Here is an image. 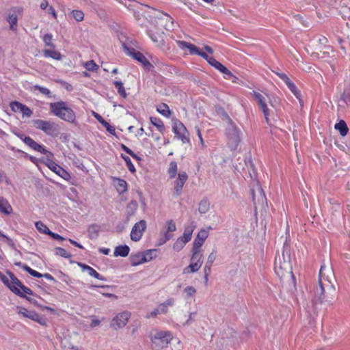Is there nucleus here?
I'll return each mask as SVG.
<instances>
[{"label":"nucleus","mask_w":350,"mask_h":350,"mask_svg":"<svg viewBox=\"0 0 350 350\" xmlns=\"http://www.w3.org/2000/svg\"><path fill=\"white\" fill-rule=\"evenodd\" d=\"M334 279V271L325 265L321 266L318 285L314 289L312 302L314 310H318V304L330 306L333 304L336 288L332 283Z\"/></svg>","instance_id":"f257e3e1"},{"label":"nucleus","mask_w":350,"mask_h":350,"mask_svg":"<svg viewBox=\"0 0 350 350\" xmlns=\"http://www.w3.org/2000/svg\"><path fill=\"white\" fill-rule=\"evenodd\" d=\"M10 280L3 275L1 278L3 282L16 295L30 301L26 294L32 295L33 291L24 286L23 283L11 272H9Z\"/></svg>","instance_id":"f03ea898"},{"label":"nucleus","mask_w":350,"mask_h":350,"mask_svg":"<svg viewBox=\"0 0 350 350\" xmlns=\"http://www.w3.org/2000/svg\"><path fill=\"white\" fill-rule=\"evenodd\" d=\"M49 106L51 111L55 116L70 123L75 122L76 119L75 113L68 107L66 103L64 101L51 103Z\"/></svg>","instance_id":"7ed1b4c3"},{"label":"nucleus","mask_w":350,"mask_h":350,"mask_svg":"<svg viewBox=\"0 0 350 350\" xmlns=\"http://www.w3.org/2000/svg\"><path fill=\"white\" fill-rule=\"evenodd\" d=\"M225 117L228 124L226 129L228 145L231 150H236L241 142V131L228 114L226 113Z\"/></svg>","instance_id":"20e7f679"},{"label":"nucleus","mask_w":350,"mask_h":350,"mask_svg":"<svg viewBox=\"0 0 350 350\" xmlns=\"http://www.w3.org/2000/svg\"><path fill=\"white\" fill-rule=\"evenodd\" d=\"M275 272L280 278L291 277L294 278L292 271V265L289 257L285 258L284 254L279 256L275 260Z\"/></svg>","instance_id":"39448f33"},{"label":"nucleus","mask_w":350,"mask_h":350,"mask_svg":"<svg viewBox=\"0 0 350 350\" xmlns=\"http://www.w3.org/2000/svg\"><path fill=\"white\" fill-rule=\"evenodd\" d=\"M152 343V349L154 350H161L166 348L172 340V335L170 332L159 331L156 332L150 337Z\"/></svg>","instance_id":"423d86ee"},{"label":"nucleus","mask_w":350,"mask_h":350,"mask_svg":"<svg viewBox=\"0 0 350 350\" xmlns=\"http://www.w3.org/2000/svg\"><path fill=\"white\" fill-rule=\"evenodd\" d=\"M122 46L124 51L127 55L131 56L133 59L140 62L144 68L150 70L153 68V66L142 53L136 51L133 48L129 47L124 42H122Z\"/></svg>","instance_id":"0eeeda50"},{"label":"nucleus","mask_w":350,"mask_h":350,"mask_svg":"<svg viewBox=\"0 0 350 350\" xmlns=\"http://www.w3.org/2000/svg\"><path fill=\"white\" fill-rule=\"evenodd\" d=\"M251 194L252 196V201L254 207L256 208L257 206H264L267 204V198L262 187L259 185L258 181L254 183L252 188L251 189Z\"/></svg>","instance_id":"6e6552de"},{"label":"nucleus","mask_w":350,"mask_h":350,"mask_svg":"<svg viewBox=\"0 0 350 350\" xmlns=\"http://www.w3.org/2000/svg\"><path fill=\"white\" fill-rule=\"evenodd\" d=\"M33 124L34 126L47 135H53L58 132V126L53 122L38 119L33 120Z\"/></svg>","instance_id":"1a4fd4ad"},{"label":"nucleus","mask_w":350,"mask_h":350,"mask_svg":"<svg viewBox=\"0 0 350 350\" xmlns=\"http://www.w3.org/2000/svg\"><path fill=\"white\" fill-rule=\"evenodd\" d=\"M17 312L25 318H28L33 321L38 323L40 325L46 326V319L40 316L34 310H28L27 308L21 306H17Z\"/></svg>","instance_id":"9d476101"},{"label":"nucleus","mask_w":350,"mask_h":350,"mask_svg":"<svg viewBox=\"0 0 350 350\" xmlns=\"http://www.w3.org/2000/svg\"><path fill=\"white\" fill-rule=\"evenodd\" d=\"M172 130L176 136L180 139L183 144L189 142V133L185 126L180 120H174Z\"/></svg>","instance_id":"9b49d317"},{"label":"nucleus","mask_w":350,"mask_h":350,"mask_svg":"<svg viewBox=\"0 0 350 350\" xmlns=\"http://www.w3.org/2000/svg\"><path fill=\"white\" fill-rule=\"evenodd\" d=\"M146 229V221L144 219L135 224L131 232V239L133 241H138L141 239Z\"/></svg>","instance_id":"f8f14e48"},{"label":"nucleus","mask_w":350,"mask_h":350,"mask_svg":"<svg viewBox=\"0 0 350 350\" xmlns=\"http://www.w3.org/2000/svg\"><path fill=\"white\" fill-rule=\"evenodd\" d=\"M252 94H253V96L254 97V99L256 100L259 108L262 110L267 123L269 124H271L269 118V109L267 106L266 99H265V96L263 95H262L260 93L257 92L256 91H254Z\"/></svg>","instance_id":"ddd939ff"},{"label":"nucleus","mask_w":350,"mask_h":350,"mask_svg":"<svg viewBox=\"0 0 350 350\" xmlns=\"http://www.w3.org/2000/svg\"><path fill=\"white\" fill-rule=\"evenodd\" d=\"M45 163L50 170H51L60 177H62L63 179L68 180L70 178L71 176L70 174L64 168H62L60 165H57L56 163L52 161L50 158L46 159V161Z\"/></svg>","instance_id":"4468645a"},{"label":"nucleus","mask_w":350,"mask_h":350,"mask_svg":"<svg viewBox=\"0 0 350 350\" xmlns=\"http://www.w3.org/2000/svg\"><path fill=\"white\" fill-rule=\"evenodd\" d=\"M130 317V313L129 312H123L116 315L111 322V327L115 329H120L124 327Z\"/></svg>","instance_id":"2eb2a0df"},{"label":"nucleus","mask_w":350,"mask_h":350,"mask_svg":"<svg viewBox=\"0 0 350 350\" xmlns=\"http://www.w3.org/2000/svg\"><path fill=\"white\" fill-rule=\"evenodd\" d=\"M176 226L172 219L166 221V230L163 232V237L159 240V245H163L167 241L172 238V235L170 232L176 231Z\"/></svg>","instance_id":"dca6fc26"},{"label":"nucleus","mask_w":350,"mask_h":350,"mask_svg":"<svg viewBox=\"0 0 350 350\" xmlns=\"http://www.w3.org/2000/svg\"><path fill=\"white\" fill-rule=\"evenodd\" d=\"M275 74L282 80L285 82L288 88L290 89V90L294 94V95L296 96L297 98L299 99V103L301 105H303V102L301 98V93L297 90L295 85L290 80V79L288 77V76L284 73L281 72H275Z\"/></svg>","instance_id":"f3484780"},{"label":"nucleus","mask_w":350,"mask_h":350,"mask_svg":"<svg viewBox=\"0 0 350 350\" xmlns=\"http://www.w3.org/2000/svg\"><path fill=\"white\" fill-rule=\"evenodd\" d=\"M187 179H188V176L186 172H180L178 174V178L174 181V193L176 196H178L181 194L183 187Z\"/></svg>","instance_id":"a211bd4d"},{"label":"nucleus","mask_w":350,"mask_h":350,"mask_svg":"<svg viewBox=\"0 0 350 350\" xmlns=\"http://www.w3.org/2000/svg\"><path fill=\"white\" fill-rule=\"evenodd\" d=\"M208 236V230L205 229L200 230V231L198 233L197 237L193 241L192 248L201 250V247L204 244Z\"/></svg>","instance_id":"6ab92c4d"},{"label":"nucleus","mask_w":350,"mask_h":350,"mask_svg":"<svg viewBox=\"0 0 350 350\" xmlns=\"http://www.w3.org/2000/svg\"><path fill=\"white\" fill-rule=\"evenodd\" d=\"M208 64L220 71L221 73L225 74L229 77H233L232 73L214 57H212V58H209Z\"/></svg>","instance_id":"aec40b11"},{"label":"nucleus","mask_w":350,"mask_h":350,"mask_svg":"<svg viewBox=\"0 0 350 350\" xmlns=\"http://www.w3.org/2000/svg\"><path fill=\"white\" fill-rule=\"evenodd\" d=\"M78 265L81 268L83 271H87L88 273L92 276L94 277L98 280H105V278L103 277L100 273H98L95 269H94L92 267H90L89 265H87L85 264H83L82 262H78Z\"/></svg>","instance_id":"412c9836"},{"label":"nucleus","mask_w":350,"mask_h":350,"mask_svg":"<svg viewBox=\"0 0 350 350\" xmlns=\"http://www.w3.org/2000/svg\"><path fill=\"white\" fill-rule=\"evenodd\" d=\"M94 117L106 129V130L111 135H116V129L113 126L105 121L100 115L95 111H92Z\"/></svg>","instance_id":"4be33fe9"},{"label":"nucleus","mask_w":350,"mask_h":350,"mask_svg":"<svg viewBox=\"0 0 350 350\" xmlns=\"http://www.w3.org/2000/svg\"><path fill=\"white\" fill-rule=\"evenodd\" d=\"M0 212L5 215H10L12 212V206L3 197H0Z\"/></svg>","instance_id":"5701e85b"},{"label":"nucleus","mask_w":350,"mask_h":350,"mask_svg":"<svg viewBox=\"0 0 350 350\" xmlns=\"http://www.w3.org/2000/svg\"><path fill=\"white\" fill-rule=\"evenodd\" d=\"M129 259L132 266H137L139 265L146 262V258H143L142 252L132 254L130 256Z\"/></svg>","instance_id":"b1692460"},{"label":"nucleus","mask_w":350,"mask_h":350,"mask_svg":"<svg viewBox=\"0 0 350 350\" xmlns=\"http://www.w3.org/2000/svg\"><path fill=\"white\" fill-rule=\"evenodd\" d=\"M195 228L196 226L194 225L193 222H192L190 226L185 227L183 235L179 237V239H182L186 243L189 242L191 239L192 233Z\"/></svg>","instance_id":"393cba45"},{"label":"nucleus","mask_w":350,"mask_h":350,"mask_svg":"<svg viewBox=\"0 0 350 350\" xmlns=\"http://www.w3.org/2000/svg\"><path fill=\"white\" fill-rule=\"evenodd\" d=\"M130 248L128 245H118L115 248L113 254L115 256L126 257L129 255Z\"/></svg>","instance_id":"a878e982"},{"label":"nucleus","mask_w":350,"mask_h":350,"mask_svg":"<svg viewBox=\"0 0 350 350\" xmlns=\"http://www.w3.org/2000/svg\"><path fill=\"white\" fill-rule=\"evenodd\" d=\"M100 231V226L98 224H91L88 228V237L90 239H94L98 237Z\"/></svg>","instance_id":"bb28decb"},{"label":"nucleus","mask_w":350,"mask_h":350,"mask_svg":"<svg viewBox=\"0 0 350 350\" xmlns=\"http://www.w3.org/2000/svg\"><path fill=\"white\" fill-rule=\"evenodd\" d=\"M202 265V263L191 261L190 265L184 268L183 273L188 274L196 272L200 269Z\"/></svg>","instance_id":"cd10ccee"},{"label":"nucleus","mask_w":350,"mask_h":350,"mask_svg":"<svg viewBox=\"0 0 350 350\" xmlns=\"http://www.w3.org/2000/svg\"><path fill=\"white\" fill-rule=\"evenodd\" d=\"M163 17L160 18L161 21H165L163 27L166 30L173 29L174 27V21L172 18L166 13H162Z\"/></svg>","instance_id":"c85d7f7f"},{"label":"nucleus","mask_w":350,"mask_h":350,"mask_svg":"<svg viewBox=\"0 0 350 350\" xmlns=\"http://www.w3.org/2000/svg\"><path fill=\"white\" fill-rule=\"evenodd\" d=\"M157 111L166 118H170L172 115L168 105L165 103H161L157 106Z\"/></svg>","instance_id":"c756f323"},{"label":"nucleus","mask_w":350,"mask_h":350,"mask_svg":"<svg viewBox=\"0 0 350 350\" xmlns=\"http://www.w3.org/2000/svg\"><path fill=\"white\" fill-rule=\"evenodd\" d=\"M191 252H192V256L191 258V261L202 264L204 256L201 252V250L192 248Z\"/></svg>","instance_id":"7c9ffc66"},{"label":"nucleus","mask_w":350,"mask_h":350,"mask_svg":"<svg viewBox=\"0 0 350 350\" xmlns=\"http://www.w3.org/2000/svg\"><path fill=\"white\" fill-rule=\"evenodd\" d=\"M334 127L336 130L339 131L340 134L343 137L347 135V134L348 133V126L346 122L342 120H340L338 123H336Z\"/></svg>","instance_id":"2f4dec72"},{"label":"nucleus","mask_w":350,"mask_h":350,"mask_svg":"<svg viewBox=\"0 0 350 350\" xmlns=\"http://www.w3.org/2000/svg\"><path fill=\"white\" fill-rule=\"evenodd\" d=\"M114 180L117 182L116 187L118 193H123L127 191V183L124 180L115 178Z\"/></svg>","instance_id":"473e14b6"},{"label":"nucleus","mask_w":350,"mask_h":350,"mask_svg":"<svg viewBox=\"0 0 350 350\" xmlns=\"http://www.w3.org/2000/svg\"><path fill=\"white\" fill-rule=\"evenodd\" d=\"M43 53L45 57H49L54 59L59 60L62 59L61 53L57 51L44 49Z\"/></svg>","instance_id":"72a5a7b5"},{"label":"nucleus","mask_w":350,"mask_h":350,"mask_svg":"<svg viewBox=\"0 0 350 350\" xmlns=\"http://www.w3.org/2000/svg\"><path fill=\"white\" fill-rule=\"evenodd\" d=\"M151 123L157 128V129L163 133L165 131V126L162 120L158 118L151 117L150 118Z\"/></svg>","instance_id":"f704fd0d"},{"label":"nucleus","mask_w":350,"mask_h":350,"mask_svg":"<svg viewBox=\"0 0 350 350\" xmlns=\"http://www.w3.org/2000/svg\"><path fill=\"white\" fill-rule=\"evenodd\" d=\"M210 208V203L208 200L204 199L199 203L198 211L201 214L207 213Z\"/></svg>","instance_id":"c9c22d12"},{"label":"nucleus","mask_w":350,"mask_h":350,"mask_svg":"<svg viewBox=\"0 0 350 350\" xmlns=\"http://www.w3.org/2000/svg\"><path fill=\"white\" fill-rule=\"evenodd\" d=\"M178 167L177 163L175 161H171L170 163V167L168 168V174L170 178H174L176 177L177 174Z\"/></svg>","instance_id":"e433bc0d"},{"label":"nucleus","mask_w":350,"mask_h":350,"mask_svg":"<svg viewBox=\"0 0 350 350\" xmlns=\"http://www.w3.org/2000/svg\"><path fill=\"white\" fill-rule=\"evenodd\" d=\"M114 85L118 90V92L122 98H126L127 96V94L124 90L123 86V83L121 81H115L113 82Z\"/></svg>","instance_id":"4c0bfd02"},{"label":"nucleus","mask_w":350,"mask_h":350,"mask_svg":"<svg viewBox=\"0 0 350 350\" xmlns=\"http://www.w3.org/2000/svg\"><path fill=\"white\" fill-rule=\"evenodd\" d=\"M23 135L21 137V139H22L25 144L29 146L31 148L36 150L39 144L36 142L33 139H31L30 137H25L23 138Z\"/></svg>","instance_id":"58836bf2"},{"label":"nucleus","mask_w":350,"mask_h":350,"mask_svg":"<svg viewBox=\"0 0 350 350\" xmlns=\"http://www.w3.org/2000/svg\"><path fill=\"white\" fill-rule=\"evenodd\" d=\"M35 225H36L37 230L39 232H42L46 234H48V235L49 234V233H50L49 232H51V230L42 221H36Z\"/></svg>","instance_id":"ea45409f"},{"label":"nucleus","mask_w":350,"mask_h":350,"mask_svg":"<svg viewBox=\"0 0 350 350\" xmlns=\"http://www.w3.org/2000/svg\"><path fill=\"white\" fill-rule=\"evenodd\" d=\"M33 89L34 90H38L41 94L46 96L48 98H51V92L46 88H44V87H42V86L38 85H35L33 86Z\"/></svg>","instance_id":"a19ab883"},{"label":"nucleus","mask_w":350,"mask_h":350,"mask_svg":"<svg viewBox=\"0 0 350 350\" xmlns=\"http://www.w3.org/2000/svg\"><path fill=\"white\" fill-rule=\"evenodd\" d=\"M8 21L10 24V29L14 30L17 25V16L14 14H10L8 18Z\"/></svg>","instance_id":"79ce46f5"},{"label":"nucleus","mask_w":350,"mask_h":350,"mask_svg":"<svg viewBox=\"0 0 350 350\" xmlns=\"http://www.w3.org/2000/svg\"><path fill=\"white\" fill-rule=\"evenodd\" d=\"M121 157L124 160L129 170L132 173L135 172V166L133 165L131 159L128 156L124 154H122Z\"/></svg>","instance_id":"37998d69"},{"label":"nucleus","mask_w":350,"mask_h":350,"mask_svg":"<svg viewBox=\"0 0 350 350\" xmlns=\"http://www.w3.org/2000/svg\"><path fill=\"white\" fill-rule=\"evenodd\" d=\"M23 269L33 277H36V278H42V273L32 269L27 265H23Z\"/></svg>","instance_id":"c03bdc74"},{"label":"nucleus","mask_w":350,"mask_h":350,"mask_svg":"<svg viewBox=\"0 0 350 350\" xmlns=\"http://www.w3.org/2000/svg\"><path fill=\"white\" fill-rule=\"evenodd\" d=\"M55 254L62 257L68 258L71 257V254H68L66 250L62 247H57L55 248Z\"/></svg>","instance_id":"a18cd8bd"},{"label":"nucleus","mask_w":350,"mask_h":350,"mask_svg":"<svg viewBox=\"0 0 350 350\" xmlns=\"http://www.w3.org/2000/svg\"><path fill=\"white\" fill-rule=\"evenodd\" d=\"M155 252H156L155 250H149L144 252H142V255H143V258H146V262L150 261L155 257V256H153V255H152L153 253H155Z\"/></svg>","instance_id":"49530a36"},{"label":"nucleus","mask_w":350,"mask_h":350,"mask_svg":"<svg viewBox=\"0 0 350 350\" xmlns=\"http://www.w3.org/2000/svg\"><path fill=\"white\" fill-rule=\"evenodd\" d=\"M72 14L73 18L78 22L82 21L84 18V14L81 10H73Z\"/></svg>","instance_id":"de8ad7c7"},{"label":"nucleus","mask_w":350,"mask_h":350,"mask_svg":"<svg viewBox=\"0 0 350 350\" xmlns=\"http://www.w3.org/2000/svg\"><path fill=\"white\" fill-rule=\"evenodd\" d=\"M187 243L180 239H178L173 245V249L177 252L180 251Z\"/></svg>","instance_id":"09e8293b"},{"label":"nucleus","mask_w":350,"mask_h":350,"mask_svg":"<svg viewBox=\"0 0 350 350\" xmlns=\"http://www.w3.org/2000/svg\"><path fill=\"white\" fill-rule=\"evenodd\" d=\"M85 67L90 71H95L98 68V66L96 65L93 60L87 62L85 64Z\"/></svg>","instance_id":"8fccbe9b"},{"label":"nucleus","mask_w":350,"mask_h":350,"mask_svg":"<svg viewBox=\"0 0 350 350\" xmlns=\"http://www.w3.org/2000/svg\"><path fill=\"white\" fill-rule=\"evenodd\" d=\"M23 107V104L18 101H13L10 103V107L12 110L14 112H18L21 111Z\"/></svg>","instance_id":"3c124183"},{"label":"nucleus","mask_w":350,"mask_h":350,"mask_svg":"<svg viewBox=\"0 0 350 350\" xmlns=\"http://www.w3.org/2000/svg\"><path fill=\"white\" fill-rule=\"evenodd\" d=\"M36 151L40 152L42 154H46L47 158L51 157L53 156V153L50 151L46 150L42 146L38 144L37 148L36 149Z\"/></svg>","instance_id":"603ef678"},{"label":"nucleus","mask_w":350,"mask_h":350,"mask_svg":"<svg viewBox=\"0 0 350 350\" xmlns=\"http://www.w3.org/2000/svg\"><path fill=\"white\" fill-rule=\"evenodd\" d=\"M184 293H186L187 297H192L196 293V289L191 286H187L184 289Z\"/></svg>","instance_id":"864d4df0"},{"label":"nucleus","mask_w":350,"mask_h":350,"mask_svg":"<svg viewBox=\"0 0 350 350\" xmlns=\"http://www.w3.org/2000/svg\"><path fill=\"white\" fill-rule=\"evenodd\" d=\"M148 34L150 37V38L152 39V40L154 42H161V41H163V36L159 34V33H157V34H154V33H152L151 31H150L148 32Z\"/></svg>","instance_id":"5fc2aeb1"},{"label":"nucleus","mask_w":350,"mask_h":350,"mask_svg":"<svg viewBox=\"0 0 350 350\" xmlns=\"http://www.w3.org/2000/svg\"><path fill=\"white\" fill-rule=\"evenodd\" d=\"M52 35L46 33L43 38V41L46 46L54 47L53 44L51 42Z\"/></svg>","instance_id":"6e6d98bb"},{"label":"nucleus","mask_w":350,"mask_h":350,"mask_svg":"<svg viewBox=\"0 0 350 350\" xmlns=\"http://www.w3.org/2000/svg\"><path fill=\"white\" fill-rule=\"evenodd\" d=\"M187 49L191 55H198L200 50L196 45L191 43L189 44Z\"/></svg>","instance_id":"4d7b16f0"},{"label":"nucleus","mask_w":350,"mask_h":350,"mask_svg":"<svg viewBox=\"0 0 350 350\" xmlns=\"http://www.w3.org/2000/svg\"><path fill=\"white\" fill-rule=\"evenodd\" d=\"M21 112L23 113V116L27 117L31 116V115L32 114L31 110L25 105H23Z\"/></svg>","instance_id":"13d9d810"},{"label":"nucleus","mask_w":350,"mask_h":350,"mask_svg":"<svg viewBox=\"0 0 350 350\" xmlns=\"http://www.w3.org/2000/svg\"><path fill=\"white\" fill-rule=\"evenodd\" d=\"M215 258H216V254H215V252L213 251L208 255L207 261L206 263L208 264V265H212V264L215 261Z\"/></svg>","instance_id":"bf43d9fd"},{"label":"nucleus","mask_w":350,"mask_h":350,"mask_svg":"<svg viewBox=\"0 0 350 350\" xmlns=\"http://www.w3.org/2000/svg\"><path fill=\"white\" fill-rule=\"evenodd\" d=\"M176 43H177V45L178 46V47L180 48L181 49H187L188 45L189 44V42H187L185 41H182V40H177Z\"/></svg>","instance_id":"052dcab7"},{"label":"nucleus","mask_w":350,"mask_h":350,"mask_svg":"<svg viewBox=\"0 0 350 350\" xmlns=\"http://www.w3.org/2000/svg\"><path fill=\"white\" fill-rule=\"evenodd\" d=\"M49 236H51L52 238H53L54 239H56V240H59V241H64L65 240V238H64L63 237H62L61 235L58 234H56L55 232H49Z\"/></svg>","instance_id":"680f3d73"},{"label":"nucleus","mask_w":350,"mask_h":350,"mask_svg":"<svg viewBox=\"0 0 350 350\" xmlns=\"http://www.w3.org/2000/svg\"><path fill=\"white\" fill-rule=\"evenodd\" d=\"M198 55L202 57V58L205 59L208 62H209V58H212V57L208 55L206 53L202 52L199 50V52L198 53Z\"/></svg>","instance_id":"e2e57ef3"},{"label":"nucleus","mask_w":350,"mask_h":350,"mask_svg":"<svg viewBox=\"0 0 350 350\" xmlns=\"http://www.w3.org/2000/svg\"><path fill=\"white\" fill-rule=\"evenodd\" d=\"M121 148L122 150H123L124 152H126L127 154H129V155L133 153V150H131L129 148H128L126 145L124 144H121Z\"/></svg>","instance_id":"0e129e2a"},{"label":"nucleus","mask_w":350,"mask_h":350,"mask_svg":"<svg viewBox=\"0 0 350 350\" xmlns=\"http://www.w3.org/2000/svg\"><path fill=\"white\" fill-rule=\"evenodd\" d=\"M5 239L6 240L7 243L10 246H11L12 248H15V243L10 237L6 236V237H5Z\"/></svg>","instance_id":"69168bd1"},{"label":"nucleus","mask_w":350,"mask_h":350,"mask_svg":"<svg viewBox=\"0 0 350 350\" xmlns=\"http://www.w3.org/2000/svg\"><path fill=\"white\" fill-rule=\"evenodd\" d=\"M69 241L72 245H75V247H77L80 249H83V247L80 243H77V241H75L71 239H69Z\"/></svg>","instance_id":"338daca9"},{"label":"nucleus","mask_w":350,"mask_h":350,"mask_svg":"<svg viewBox=\"0 0 350 350\" xmlns=\"http://www.w3.org/2000/svg\"><path fill=\"white\" fill-rule=\"evenodd\" d=\"M49 5V3L47 0H43L40 3V8L42 10H45Z\"/></svg>","instance_id":"774afa93"}]
</instances>
